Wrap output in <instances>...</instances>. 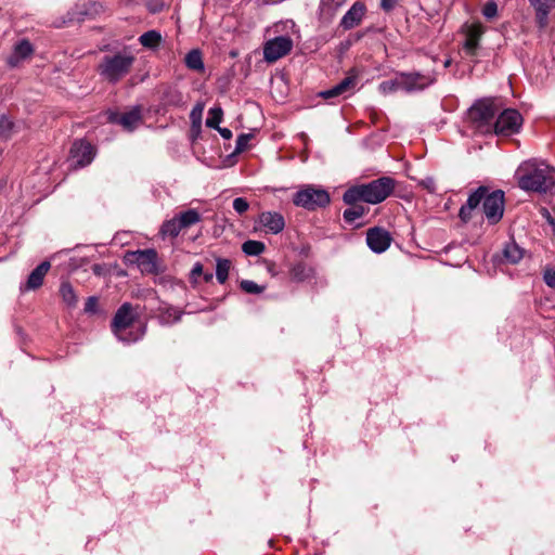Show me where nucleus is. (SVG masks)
<instances>
[{
  "instance_id": "nucleus-2",
  "label": "nucleus",
  "mask_w": 555,
  "mask_h": 555,
  "mask_svg": "<svg viewBox=\"0 0 555 555\" xmlns=\"http://www.w3.org/2000/svg\"><path fill=\"white\" fill-rule=\"evenodd\" d=\"M395 189V180L389 177H382L370 183L348 189L344 193V202L348 205L359 201L369 204H378L385 201Z\"/></svg>"
},
{
  "instance_id": "nucleus-38",
  "label": "nucleus",
  "mask_w": 555,
  "mask_h": 555,
  "mask_svg": "<svg viewBox=\"0 0 555 555\" xmlns=\"http://www.w3.org/2000/svg\"><path fill=\"white\" fill-rule=\"evenodd\" d=\"M250 139H251V134H249V133L240 134L236 140L235 153L244 152L247 149L248 142Z\"/></svg>"
},
{
  "instance_id": "nucleus-9",
  "label": "nucleus",
  "mask_w": 555,
  "mask_h": 555,
  "mask_svg": "<svg viewBox=\"0 0 555 555\" xmlns=\"http://www.w3.org/2000/svg\"><path fill=\"white\" fill-rule=\"evenodd\" d=\"M95 156L94 146L85 140H77L69 151L70 167L77 169L90 165Z\"/></svg>"
},
{
  "instance_id": "nucleus-5",
  "label": "nucleus",
  "mask_w": 555,
  "mask_h": 555,
  "mask_svg": "<svg viewBox=\"0 0 555 555\" xmlns=\"http://www.w3.org/2000/svg\"><path fill=\"white\" fill-rule=\"evenodd\" d=\"M499 112V106L492 99L477 101L468 111L470 121L476 129L488 133L492 132L493 118Z\"/></svg>"
},
{
  "instance_id": "nucleus-39",
  "label": "nucleus",
  "mask_w": 555,
  "mask_h": 555,
  "mask_svg": "<svg viewBox=\"0 0 555 555\" xmlns=\"http://www.w3.org/2000/svg\"><path fill=\"white\" fill-rule=\"evenodd\" d=\"M249 208V204L248 202L243 198V197H236L234 201H233V209L238 214V215H243L244 212H246Z\"/></svg>"
},
{
  "instance_id": "nucleus-11",
  "label": "nucleus",
  "mask_w": 555,
  "mask_h": 555,
  "mask_svg": "<svg viewBox=\"0 0 555 555\" xmlns=\"http://www.w3.org/2000/svg\"><path fill=\"white\" fill-rule=\"evenodd\" d=\"M292 48L293 40L288 36H279L266 42L263 55L269 63H272L285 56Z\"/></svg>"
},
{
  "instance_id": "nucleus-27",
  "label": "nucleus",
  "mask_w": 555,
  "mask_h": 555,
  "mask_svg": "<svg viewBox=\"0 0 555 555\" xmlns=\"http://www.w3.org/2000/svg\"><path fill=\"white\" fill-rule=\"evenodd\" d=\"M181 230L183 229L180 224L178 217L176 216L175 218L167 220L163 223L160 233L164 236L177 237Z\"/></svg>"
},
{
  "instance_id": "nucleus-51",
  "label": "nucleus",
  "mask_w": 555,
  "mask_h": 555,
  "mask_svg": "<svg viewBox=\"0 0 555 555\" xmlns=\"http://www.w3.org/2000/svg\"><path fill=\"white\" fill-rule=\"evenodd\" d=\"M92 271L95 273V274H101V266L100 264H94L92 267Z\"/></svg>"
},
{
  "instance_id": "nucleus-30",
  "label": "nucleus",
  "mask_w": 555,
  "mask_h": 555,
  "mask_svg": "<svg viewBox=\"0 0 555 555\" xmlns=\"http://www.w3.org/2000/svg\"><path fill=\"white\" fill-rule=\"evenodd\" d=\"M182 229L190 228L191 225L201 221V215L195 209H189L177 216Z\"/></svg>"
},
{
  "instance_id": "nucleus-32",
  "label": "nucleus",
  "mask_w": 555,
  "mask_h": 555,
  "mask_svg": "<svg viewBox=\"0 0 555 555\" xmlns=\"http://www.w3.org/2000/svg\"><path fill=\"white\" fill-rule=\"evenodd\" d=\"M162 36L156 30H149L140 36L139 41L143 47L155 48L159 44Z\"/></svg>"
},
{
  "instance_id": "nucleus-23",
  "label": "nucleus",
  "mask_w": 555,
  "mask_h": 555,
  "mask_svg": "<svg viewBox=\"0 0 555 555\" xmlns=\"http://www.w3.org/2000/svg\"><path fill=\"white\" fill-rule=\"evenodd\" d=\"M60 295L63 302L68 308H76L78 304V295L76 294L74 287L68 281H62L60 285Z\"/></svg>"
},
{
  "instance_id": "nucleus-40",
  "label": "nucleus",
  "mask_w": 555,
  "mask_h": 555,
  "mask_svg": "<svg viewBox=\"0 0 555 555\" xmlns=\"http://www.w3.org/2000/svg\"><path fill=\"white\" fill-rule=\"evenodd\" d=\"M498 13V5L494 1H488L483 5L482 14L487 18H493Z\"/></svg>"
},
{
  "instance_id": "nucleus-7",
  "label": "nucleus",
  "mask_w": 555,
  "mask_h": 555,
  "mask_svg": "<svg viewBox=\"0 0 555 555\" xmlns=\"http://www.w3.org/2000/svg\"><path fill=\"white\" fill-rule=\"evenodd\" d=\"M125 260L128 263L137 264L144 274H157L160 272L158 256L155 249L128 251Z\"/></svg>"
},
{
  "instance_id": "nucleus-31",
  "label": "nucleus",
  "mask_w": 555,
  "mask_h": 555,
  "mask_svg": "<svg viewBox=\"0 0 555 555\" xmlns=\"http://www.w3.org/2000/svg\"><path fill=\"white\" fill-rule=\"evenodd\" d=\"M266 249V246L260 241L248 240L242 245V250L247 256H259Z\"/></svg>"
},
{
  "instance_id": "nucleus-24",
  "label": "nucleus",
  "mask_w": 555,
  "mask_h": 555,
  "mask_svg": "<svg viewBox=\"0 0 555 555\" xmlns=\"http://www.w3.org/2000/svg\"><path fill=\"white\" fill-rule=\"evenodd\" d=\"M291 279L295 282H304L313 276L312 268L302 262H298L291 269Z\"/></svg>"
},
{
  "instance_id": "nucleus-34",
  "label": "nucleus",
  "mask_w": 555,
  "mask_h": 555,
  "mask_svg": "<svg viewBox=\"0 0 555 555\" xmlns=\"http://www.w3.org/2000/svg\"><path fill=\"white\" fill-rule=\"evenodd\" d=\"M222 115H223V112H222L221 107H219V106L211 107L208 111V117L206 119V126L209 127V128H214V129L218 128L219 124L222 120Z\"/></svg>"
},
{
  "instance_id": "nucleus-13",
  "label": "nucleus",
  "mask_w": 555,
  "mask_h": 555,
  "mask_svg": "<svg viewBox=\"0 0 555 555\" xmlns=\"http://www.w3.org/2000/svg\"><path fill=\"white\" fill-rule=\"evenodd\" d=\"M366 243L374 253L380 254L390 246L391 236L384 229L373 228L366 233Z\"/></svg>"
},
{
  "instance_id": "nucleus-10",
  "label": "nucleus",
  "mask_w": 555,
  "mask_h": 555,
  "mask_svg": "<svg viewBox=\"0 0 555 555\" xmlns=\"http://www.w3.org/2000/svg\"><path fill=\"white\" fill-rule=\"evenodd\" d=\"M483 212L490 223L499 222L504 212V192L501 190L493 191L485 195Z\"/></svg>"
},
{
  "instance_id": "nucleus-16",
  "label": "nucleus",
  "mask_w": 555,
  "mask_h": 555,
  "mask_svg": "<svg viewBox=\"0 0 555 555\" xmlns=\"http://www.w3.org/2000/svg\"><path fill=\"white\" fill-rule=\"evenodd\" d=\"M134 55L129 49H124L113 56H106L100 69H127L132 66Z\"/></svg>"
},
{
  "instance_id": "nucleus-33",
  "label": "nucleus",
  "mask_w": 555,
  "mask_h": 555,
  "mask_svg": "<svg viewBox=\"0 0 555 555\" xmlns=\"http://www.w3.org/2000/svg\"><path fill=\"white\" fill-rule=\"evenodd\" d=\"M364 214L365 208L363 206H357L352 204V207L344 211V219L349 223H353L358 219L362 218Z\"/></svg>"
},
{
  "instance_id": "nucleus-45",
  "label": "nucleus",
  "mask_w": 555,
  "mask_h": 555,
  "mask_svg": "<svg viewBox=\"0 0 555 555\" xmlns=\"http://www.w3.org/2000/svg\"><path fill=\"white\" fill-rule=\"evenodd\" d=\"M398 0H382L380 7L384 11H391L397 4Z\"/></svg>"
},
{
  "instance_id": "nucleus-12",
  "label": "nucleus",
  "mask_w": 555,
  "mask_h": 555,
  "mask_svg": "<svg viewBox=\"0 0 555 555\" xmlns=\"http://www.w3.org/2000/svg\"><path fill=\"white\" fill-rule=\"evenodd\" d=\"M107 119L111 122L119 124L120 126H122L125 130L132 131L142 121L141 108L139 106H135L122 114L108 112Z\"/></svg>"
},
{
  "instance_id": "nucleus-1",
  "label": "nucleus",
  "mask_w": 555,
  "mask_h": 555,
  "mask_svg": "<svg viewBox=\"0 0 555 555\" xmlns=\"http://www.w3.org/2000/svg\"><path fill=\"white\" fill-rule=\"evenodd\" d=\"M515 179L521 190L545 194L555 188V168L543 160L529 159L518 166Z\"/></svg>"
},
{
  "instance_id": "nucleus-15",
  "label": "nucleus",
  "mask_w": 555,
  "mask_h": 555,
  "mask_svg": "<svg viewBox=\"0 0 555 555\" xmlns=\"http://www.w3.org/2000/svg\"><path fill=\"white\" fill-rule=\"evenodd\" d=\"M33 44L28 40L22 39L15 43L13 51L8 59V63L12 67L22 66L26 60L33 56Z\"/></svg>"
},
{
  "instance_id": "nucleus-25",
  "label": "nucleus",
  "mask_w": 555,
  "mask_h": 555,
  "mask_svg": "<svg viewBox=\"0 0 555 555\" xmlns=\"http://www.w3.org/2000/svg\"><path fill=\"white\" fill-rule=\"evenodd\" d=\"M504 259L509 263H517L524 256V250L515 243H509L503 250Z\"/></svg>"
},
{
  "instance_id": "nucleus-26",
  "label": "nucleus",
  "mask_w": 555,
  "mask_h": 555,
  "mask_svg": "<svg viewBox=\"0 0 555 555\" xmlns=\"http://www.w3.org/2000/svg\"><path fill=\"white\" fill-rule=\"evenodd\" d=\"M231 261L229 259L217 258L216 260V278L220 284H224L229 278L231 269Z\"/></svg>"
},
{
  "instance_id": "nucleus-44",
  "label": "nucleus",
  "mask_w": 555,
  "mask_h": 555,
  "mask_svg": "<svg viewBox=\"0 0 555 555\" xmlns=\"http://www.w3.org/2000/svg\"><path fill=\"white\" fill-rule=\"evenodd\" d=\"M98 308V298L94 296H91L87 299L85 304V311L87 313H94Z\"/></svg>"
},
{
  "instance_id": "nucleus-8",
  "label": "nucleus",
  "mask_w": 555,
  "mask_h": 555,
  "mask_svg": "<svg viewBox=\"0 0 555 555\" xmlns=\"http://www.w3.org/2000/svg\"><path fill=\"white\" fill-rule=\"evenodd\" d=\"M522 125V117L514 108L504 109L496 118L492 131L496 135L509 137L517 133Z\"/></svg>"
},
{
  "instance_id": "nucleus-42",
  "label": "nucleus",
  "mask_w": 555,
  "mask_h": 555,
  "mask_svg": "<svg viewBox=\"0 0 555 555\" xmlns=\"http://www.w3.org/2000/svg\"><path fill=\"white\" fill-rule=\"evenodd\" d=\"M180 317H181V313L178 310H176L173 308H169L163 314V320L165 322H170V319H172V321L176 322V321L180 320Z\"/></svg>"
},
{
  "instance_id": "nucleus-47",
  "label": "nucleus",
  "mask_w": 555,
  "mask_h": 555,
  "mask_svg": "<svg viewBox=\"0 0 555 555\" xmlns=\"http://www.w3.org/2000/svg\"><path fill=\"white\" fill-rule=\"evenodd\" d=\"M216 129L219 131V133L221 134V137L223 139L229 140V139L232 138V131L230 129H228V128H220L219 126Z\"/></svg>"
},
{
  "instance_id": "nucleus-22",
  "label": "nucleus",
  "mask_w": 555,
  "mask_h": 555,
  "mask_svg": "<svg viewBox=\"0 0 555 555\" xmlns=\"http://www.w3.org/2000/svg\"><path fill=\"white\" fill-rule=\"evenodd\" d=\"M482 34V27L479 24H473L467 27L465 42H464V50L467 54H474L478 42L480 39V36Z\"/></svg>"
},
{
  "instance_id": "nucleus-28",
  "label": "nucleus",
  "mask_w": 555,
  "mask_h": 555,
  "mask_svg": "<svg viewBox=\"0 0 555 555\" xmlns=\"http://www.w3.org/2000/svg\"><path fill=\"white\" fill-rule=\"evenodd\" d=\"M16 131L15 122L7 115H0V138L3 140L10 139Z\"/></svg>"
},
{
  "instance_id": "nucleus-36",
  "label": "nucleus",
  "mask_w": 555,
  "mask_h": 555,
  "mask_svg": "<svg viewBox=\"0 0 555 555\" xmlns=\"http://www.w3.org/2000/svg\"><path fill=\"white\" fill-rule=\"evenodd\" d=\"M240 286L247 294H260L264 291V286H260L250 280L241 281Z\"/></svg>"
},
{
  "instance_id": "nucleus-48",
  "label": "nucleus",
  "mask_w": 555,
  "mask_h": 555,
  "mask_svg": "<svg viewBox=\"0 0 555 555\" xmlns=\"http://www.w3.org/2000/svg\"><path fill=\"white\" fill-rule=\"evenodd\" d=\"M285 76H286L285 72L279 70V72L275 73V75H272L270 77V80H271L272 83L274 82V80L284 81L285 80Z\"/></svg>"
},
{
  "instance_id": "nucleus-46",
  "label": "nucleus",
  "mask_w": 555,
  "mask_h": 555,
  "mask_svg": "<svg viewBox=\"0 0 555 555\" xmlns=\"http://www.w3.org/2000/svg\"><path fill=\"white\" fill-rule=\"evenodd\" d=\"M121 73L122 72H115V70L103 72V74L105 75V78L112 82H116L119 79Z\"/></svg>"
},
{
  "instance_id": "nucleus-14",
  "label": "nucleus",
  "mask_w": 555,
  "mask_h": 555,
  "mask_svg": "<svg viewBox=\"0 0 555 555\" xmlns=\"http://www.w3.org/2000/svg\"><path fill=\"white\" fill-rule=\"evenodd\" d=\"M357 85H358L357 76H354V75L348 76L345 79H343L339 83L334 86L333 88L321 91L319 93V95L325 100L334 99V98H337L340 95L346 96L348 94H351L356 90Z\"/></svg>"
},
{
  "instance_id": "nucleus-21",
  "label": "nucleus",
  "mask_w": 555,
  "mask_h": 555,
  "mask_svg": "<svg viewBox=\"0 0 555 555\" xmlns=\"http://www.w3.org/2000/svg\"><path fill=\"white\" fill-rule=\"evenodd\" d=\"M50 262L43 261L39 266H37L29 274L28 280L26 282L25 289H37L42 283L46 274L50 270Z\"/></svg>"
},
{
  "instance_id": "nucleus-18",
  "label": "nucleus",
  "mask_w": 555,
  "mask_h": 555,
  "mask_svg": "<svg viewBox=\"0 0 555 555\" xmlns=\"http://www.w3.org/2000/svg\"><path fill=\"white\" fill-rule=\"evenodd\" d=\"M258 223L272 234H278L285 227L284 217L276 211H263L258 217Z\"/></svg>"
},
{
  "instance_id": "nucleus-43",
  "label": "nucleus",
  "mask_w": 555,
  "mask_h": 555,
  "mask_svg": "<svg viewBox=\"0 0 555 555\" xmlns=\"http://www.w3.org/2000/svg\"><path fill=\"white\" fill-rule=\"evenodd\" d=\"M545 284L552 288H555V270L546 269L543 274Z\"/></svg>"
},
{
  "instance_id": "nucleus-35",
  "label": "nucleus",
  "mask_w": 555,
  "mask_h": 555,
  "mask_svg": "<svg viewBox=\"0 0 555 555\" xmlns=\"http://www.w3.org/2000/svg\"><path fill=\"white\" fill-rule=\"evenodd\" d=\"M346 2L347 0H321L322 12L332 16Z\"/></svg>"
},
{
  "instance_id": "nucleus-49",
  "label": "nucleus",
  "mask_w": 555,
  "mask_h": 555,
  "mask_svg": "<svg viewBox=\"0 0 555 555\" xmlns=\"http://www.w3.org/2000/svg\"><path fill=\"white\" fill-rule=\"evenodd\" d=\"M202 111H203V106L202 105L195 106L193 108V111L191 112V118L192 119L199 118L201 115H202Z\"/></svg>"
},
{
  "instance_id": "nucleus-3",
  "label": "nucleus",
  "mask_w": 555,
  "mask_h": 555,
  "mask_svg": "<svg viewBox=\"0 0 555 555\" xmlns=\"http://www.w3.org/2000/svg\"><path fill=\"white\" fill-rule=\"evenodd\" d=\"M137 314L129 302L122 304L116 311L112 321V331L124 343H134L143 337L145 328L141 324L135 325Z\"/></svg>"
},
{
  "instance_id": "nucleus-20",
  "label": "nucleus",
  "mask_w": 555,
  "mask_h": 555,
  "mask_svg": "<svg viewBox=\"0 0 555 555\" xmlns=\"http://www.w3.org/2000/svg\"><path fill=\"white\" fill-rule=\"evenodd\" d=\"M535 11L537 23L540 28L548 24V14L555 5V0H529Z\"/></svg>"
},
{
  "instance_id": "nucleus-29",
  "label": "nucleus",
  "mask_w": 555,
  "mask_h": 555,
  "mask_svg": "<svg viewBox=\"0 0 555 555\" xmlns=\"http://www.w3.org/2000/svg\"><path fill=\"white\" fill-rule=\"evenodd\" d=\"M185 65L189 69H204L202 52L198 49H193L184 57Z\"/></svg>"
},
{
  "instance_id": "nucleus-4",
  "label": "nucleus",
  "mask_w": 555,
  "mask_h": 555,
  "mask_svg": "<svg viewBox=\"0 0 555 555\" xmlns=\"http://www.w3.org/2000/svg\"><path fill=\"white\" fill-rule=\"evenodd\" d=\"M434 80L431 75H424L420 72H401L395 79L382 82L379 89L385 94L396 91L410 92L422 90Z\"/></svg>"
},
{
  "instance_id": "nucleus-19",
  "label": "nucleus",
  "mask_w": 555,
  "mask_h": 555,
  "mask_svg": "<svg viewBox=\"0 0 555 555\" xmlns=\"http://www.w3.org/2000/svg\"><path fill=\"white\" fill-rule=\"evenodd\" d=\"M366 7L361 1H356L351 8L346 12L340 21V26L348 30L358 26L363 16L365 15Z\"/></svg>"
},
{
  "instance_id": "nucleus-37",
  "label": "nucleus",
  "mask_w": 555,
  "mask_h": 555,
  "mask_svg": "<svg viewBox=\"0 0 555 555\" xmlns=\"http://www.w3.org/2000/svg\"><path fill=\"white\" fill-rule=\"evenodd\" d=\"M204 267L201 262H196L191 272H190V276H189V280H190V283L195 287L198 283V278L201 275H203L204 271H203Z\"/></svg>"
},
{
  "instance_id": "nucleus-17",
  "label": "nucleus",
  "mask_w": 555,
  "mask_h": 555,
  "mask_svg": "<svg viewBox=\"0 0 555 555\" xmlns=\"http://www.w3.org/2000/svg\"><path fill=\"white\" fill-rule=\"evenodd\" d=\"M487 193L488 189L486 186H479L468 196L466 204L459 211V217L463 222H468L472 219L473 210L479 206Z\"/></svg>"
},
{
  "instance_id": "nucleus-41",
  "label": "nucleus",
  "mask_w": 555,
  "mask_h": 555,
  "mask_svg": "<svg viewBox=\"0 0 555 555\" xmlns=\"http://www.w3.org/2000/svg\"><path fill=\"white\" fill-rule=\"evenodd\" d=\"M418 184L425 189L428 193H436L437 191V188H436V181L433 177H426L424 179H422Z\"/></svg>"
},
{
  "instance_id": "nucleus-6",
  "label": "nucleus",
  "mask_w": 555,
  "mask_h": 555,
  "mask_svg": "<svg viewBox=\"0 0 555 555\" xmlns=\"http://www.w3.org/2000/svg\"><path fill=\"white\" fill-rule=\"evenodd\" d=\"M330 194L313 185H307L295 193L293 203L296 206L302 207L307 210H315L317 208L325 207L330 204Z\"/></svg>"
},
{
  "instance_id": "nucleus-50",
  "label": "nucleus",
  "mask_w": 555,
  "mask_h": 555,
  "mask_svg": "<svg viewBox=\"0 0 555 555\" xmlns=\"http://www.w3.org/2000/svg\"><path fill=\"white\" fill-rule=\"evenodd\" d=\"M212 276H214V275H212V273H211V272L203 273V279H204V281H205V282H207V283L211 282Z\"/></svg>"
}]
</instances>
